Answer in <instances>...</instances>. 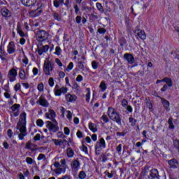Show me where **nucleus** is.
<instances>
[{
    "label": "nucleus",
    "mask_w": 179,
    "mask_h": 179,
    "mask_svg": "<svg viewBox=\"0 0 179 179\" xmlns=\"http://www.w3.org/2000/svg\"><path fill=\"white\" fill-rule=\"evenodd\" d=\"M27 113L26 112H22L20 115V120L17 123V129L20 132H27Z\"/></svg>",
    "instance_id": "f257e3e1"
},
{
    "label": "nucleus",
    "mask_w": 179,
    "mask_h": 179,
    "mask_svg": "<svg viewBox=\"0 0 179 179\" xmlns=\"http://www.w3.org/2000/svg\"><path fill=\"white\" fill-rule=\"evenodd\" d=\"M108 115L109 118H110L112 121H114L115 122H116L117 125H122V119L121 118V115H120V113L115 110V108L113 107H108Z\"/></svg>",
    "instance_id": "f03ea898"
},
{
    "label": "nucleus",
    "mask_w": 179,
    "mask_h": 179,
    "mask_svg": "<svg viewBox=\"0 0 179 179\" xmlns=\"http://www.w3.org/2000/svg\"><path fill=\"white\" fill-rule=\"evenodd\" d=\"M106 146L107 144L106 143V140L103 138H101L99 141H96L94 145L96 156H99L100 153H101V150H103V149H106Z\"/></svg>",
    "instance_id": "7ed1b4c3"
},
{
    "label": "nucleus",
    "mask_w": 179,
    "mask_h": 179,
    "mask_svg": "<svg viewBox=\"0 0 179 179\" xmlns=\"http://www.w3.org/2000/svg\"><path fill=\"white\" fill-rule=\"evenodd\" d=\"M54 70V64L51 62H45L43 71L45 76H51V72Z\"/></svg>",
    "instance_id": "20e7f679"
},
{
    "label": "nucleus",
    "mask_w": 179,
    "mask_h": 179,
    "mask_svg": "<svg viewBox=\"0 0 179 179\" xmlns=\"http://www.w3.org/2000/svg\"><path fill=\"white\" fill-rule=\"evenodd\" d=\"M50 34L45 30H39L36 33V40L40 41V43H43V41H46L48 40Z\"/></svg>",
    "instance_id": "39448f33"
},
{
    "label": "nucleus",
    "mask_w": 179,
    "mask_h": 179,
    "mask_svg": "<svg viewBox=\"0 0 179 179\" xmlns=\"http://www.w3.org/2000/svg\"><path fill=\"white\" fill-rule=\"evenodd\" d=\"M45 124L46 128H48L50 132L55 134L58 131H59V127H58V122L52 123V122L48 120L45 122Z\"/></svg>",
    "instance_id": "423d86ee"
},
{
    "label": "nucleus",
    "mask_w": 179,
    "mask_h": 179,
    "mask_svg": "<svg viewBox=\"0 0 179 179\" xmlns=\"http://www.w3.org/2000/svg\"><path fill=\"white\" fill-rule=\"evenodd\" d=\"M45 118L47 120H50L52 122H56L57 123V113H55V110L53 109L50 108L48 110V113H45Z\"/></svg>",
    "instance_id": "0eeeda50"
},
{
    "label": "nucleus",
    "mask_w": 179,
    "mask_h": 179,
    "mask_svg": "<svg viewBox=\"0 0 179 179\" xmlns=\"http://www.w3.org/2000/svg\"><path fill=\"white\" fill-rule=\"evenodd\" d=\"M17 76V70L15 68L11 69L7 75V78L9 80V82H15L16 80V77Z\"/></svg>",
    "instance_id": "6e6552de"
},
{
    "label": "nucleus",
    "mask_w": 179,
    "mask_h": 179,
    "mask_svg": "<svg viewBox=\"0 0 179 179\" xmlns=\"http://www.w3.org/2000/svg\"><path fill=\"white\" fill-rule=\"evenodd\" d=\"M148 179H160L159 176V171L157 169H152L150 171Z\"/></svg>",
    "instance_id": "1a4fd4ad"
},
{
    "label": "nucleus",
    "mask_w": 179,
    "mask_h": 179,
    "mask_svg": "<svg viewBox=\"0 0 179 179\" xmlns=\"http://www.w3.org/2000/svg\"><path fill=\"white\" fill-rule=\"evenodd\" d=\"M71 167L73 171H79V169H80V162H79V159H76L71 162Z\"/></svg>",
    "instance_id": "9d476101"
},
{
    "label": "nucleus",
    "mask_w": 179,
    "mask_h": 179,
    "mask_svg": "<svg viewBox=\"0 0 179 179\" xmlns=\"http://www.w3.org/2000/svg\"><path fill=\"white\" fill-rule=\"evenodd\" d=\"M162 82H164V83H166V85H168V87H171L173 86V80H171V78L164 77L162 80H157L156 83L157 85H159V83H162Z\"/></svg>",
    "instance_id": "9b49d317"
},
{
    "label": "nucleus",
    "mask_w": 179,
    "mask_h": 179,
    "mask_svg": "<svg viewBox=\"0 0 179 179\" xmlns=\"http://www.w3.org/2000/svg\"><path fill=\"white\" fill-rule=\"evenodd\" d=\"M55 96H59L62 94L68 93V88L65 87H62L59 89H54Z\"/></svg>",
    "instance_id": "f8f14e48"
},
{
    "label": "nucleus",
    "mask_w": 179,
    "mask_h": 179,
    "mask_svg": "<svg viewBox=\"0 0 179 179\" xmlns=\"http://www.w3.org/2000/svg\"><path fill=\"white\" fill-rule=\"evenodd\" d=\"M21 3L24 5V6H27L28 8H31V6H34L36 3H37V0H20Z\"/></svg>",
    "instance_id": "ddd939ff"
},
{
    "label": "nucleus",
    "mask_w": 179,
    "mask_h": 179,
    "mask_svg": "<svg viewBox=\"0 0 179 179\" xmlns=\"http://www.w3.org/2000/svg\"><path fill=\"white\" fill-rule=\"evenodd\" d=\"M16 51V45H15V42L10 41L8 43V45L7 47V52L8 54L12 55L14 54V52Z\"/></svg>",
    "instance_id": "4468645a"
},
{
    "label": "nucleus",
    "mask_w": 179,
    "mask_h": 179,
    "mask_svg": "<svg viewBox=\"0 0 179 179\" xmlns=\"http://www.w3.org/2000/svg\"><path fill=\"white\" fill-rule=\"evenodd\" d=\"M43 13V10L41 8H38L36 10H31L29 12V16L31 17H37L41 15Z\"/></svg>",
    "instance_id": "2eb2a0df"
},
{
    "label": "nucleus",
    "mask_w": 179,
    "mask_h": 179,
    "mask_svg": "<svg viewBox=\"0 0 179 179\" xmlns=\"http://www.w3.org/2000/svg\"><path fill=\"white\" fill-rule=\"evenodd\" d=\"M123 58L129 62V64H134L135 62V57H134V55L131 53H125L123 55Z\"/></svg>",
    "instance_id": "dca6fc26"
},
{
    "label": "nucleus",
    "mask_w": 179,
    "mask_h": 179,
    "mask_svg": "<svg viewBox=\"0 0 179 179\" xmlns=\"http://www.w3.org/2000/svg\"><path fill=\"white\" fill-rule=\"evenodd\" d=\"M1 13L3 17H5V19H8L12 16L10 11L6 8H1Z\"/></svg>",
    "instance_id": "f3484780"
},
{
    "label": "nucleus",
    "mask_w": 179,
    "mask_h": 179,
    "mask_svg": "<svg viewBox=\"0 0 179 179\" xmlns=\"http://www.w3.org/2000/svg\"><path fill=\"white\" fill-rule=\"evenodd\" d=\"M20 107V105L17 104V103H15L14 105H13L10 108V110H12L13 112H15L13 113L14 117H19V108Z\"/></svg>",
    "instance_id": "a211bd4d"
},
{
    "label": "nucleus",
    "mask_w": 179,
    "mask_h": 179,
    "mask_svg": "<svg viewBox=\"0 0 179 179\" xmlns=\"http://www.w3.org/2000/svg\"><path fill=\"white\" fill-rule=\"evenodd\" d=\"M168 164L171 169H177L178 167V161L176 158H173L168 161Z\"/></svg>",
    "instance_id": "6ab92c4d"
},
{
    "label": "nucleus",
    "mask_w": 179,
    "mask_h": 179,
    "mask_svg": "<svg viewBox=\"0 0 179 179\" xmlns=\"http://www.w3.org/2000/svg\"><path fill=\"white\" fill-rule=\"evenodd\" d=\"M77 99L78 96L75 94H67L66 95V100L69 103H73V101H76Z\"/></svg>",
    "instance_id": "aec40b11"
},
{
    "label": "nucleus",
    "mask_w": 179,
    "mask_h": 179,
    "mask_svg": "<svg viewBox=\"0 0 179 179\" xmlns=\"http://www.w3.org/2000/svg\"><path fill=\"white\" fill-rule=\"evenodd\" d=\"M20 72L18 73L20 79L21 80H26L27 79V76H26V71L22 68H20Z\"/></svg>",
    "instance_id": "412c9836"
},
{
    "label": "nucleus",
    "mask_w": 179,
    "mask_h": 179,
    "mask_svg": "<svg viewBox=\"0 0 179 179\" xmlns=\"http://www.w3.org/2000/svg\"><path fill=\"white\" fill-rule=\"evenodd\" d=\"M161 100L165 110L169 111L170 110V101H169L167 99H165L164 98H161Z\"/></svg>",
    "instance_id": "4be33fe9"
},
{
    "label": "nucleus",
    "mask_w": 179,
    "mask_h": 179,
    "mask_svg": "<svg viewBox=\"0 0 179 179\" xmlns=\"http://www.w3.org/2000/svg\"><path fill=\"white\" fill-rule=\"evenodd\" d=\"M17 33L22 38L26 37V34L22 30V25H20V23L17 24Z\"/></svg>",
    "instance_id": "5701e85b"
},
{
    "label": "nucleus",
    "mask_w": 179,
    "mask_h": 179,
    "mask_svg": "<svg viewBox=\"0 0 179 179\" xmlns=\"http://www.w3.org/2000/svg\"><path fill=\"white\" fill-rule=\"evenodd\" d=\"M146 40V33L143 30H141L138 34H137V39L139 40Z\"/></svg>",
    "instance_id": "b1692460"
},
{
    "label": "nucleus",
    "mask_w": 179,
    "mask_h": 179,
    "mask_svg": "<svg viewBox=\"0 0 179 179\" xmlns=\"http://www.w3.org/2000/svg\"><path fill=\"white\" fill-rule=\"evenodd\" d=\"M145 103L148 110H150V111H153V103H152V101H150V98H145Z\"/></svg>",
    "instance_id": "393cba45"
},
{
    "label": "nucleus",
    "mask_w": 179,
    "mask_h": 179,
    "mask_svg": "<svg viewBox=\"0 0 179 179\" xmlns=\"http://www.w3.org/2000/svg\"><path fill=\"white\" fill-rule=\"evenodd\" d=\"M66 155L67 157H69V159H72V157L75 156V152L73 151V150H72V148H68L66 150Z\"/></svg>",
    "instance_id": "a878e982"
},
{
    "label": "nucleus",
    "mask_w": 179,
    "mask_h": 179,
    "mask_svg": "<svg viewBox=\"0 0 179 179\" xmlns=\"http://www.w3.org/2000/svg\"><path fill=\"white\" fill-rule=\"evenodd\" d=\"M38 103L42 107H48V101L45 99L39 98Z\"/></svg>",
    "instance_id": "bb28decb"
},
{
    "label": "nucleus",
    "mask_w": 179,
    "mask_h": 179,
    "mask_svg": "<svg viewBox=\"0 0 179 179\" xmlns=\"http://www.w3.org/2000/svg\"><path fill=\"white\" fill-rule=\"evenodd\" d=\"M87 94L85 95V101L87 103H90V96L92 94V91H90V88H87Z\"/></svg>",
    "instance_id": "cd10ccee"
},
{
    "label": "nucleus",
    "mask_w": 179,
    "mask_h": 179,
    "mask_svg": "<svg viewBox=\"0 0 179 179\" xmlns=\"http://www.w3.org/2000/svg\"><path fill=\"white\" fill-rule=\"evenodd\" d=\"M99 89L101 90V92H104L105 90H107V84H106L105 80H102L99 85Z\"/></svg>",
    "instance_id": "c85d7f7f"
},
{
    "label": "nucleus",
    "mask_w": 179,
    "mask_h": 179,
    "mask_svg": "<svg viewBox=\"0 0 179 179\" xmlns=\"http://www.w3.org/2000/svg\"><path fill=\"white\" fill-rule=\"evenodd\" d=\"M88 127L89 129H90L94 134H96V132H97V128H94V124L93 122H90Z\"/></svg>",
    "instance_id": "c756f323"
},
{
    "label": "nucleus",
    "mask_w": 179,
    "mask_h": 179,
    "mask_svg": "<svg viewBox=\"0 0 179 179\" xmlns=\"http://www.w3.org/2000/svg\"><path fill=\"white\" fill-rule=\"evenodd\" d=\"M101 121L103 122H101L102 124H107L108 122H110V119L106 115H102L101 117Z\"/></svg>",
    "instance_id": "7c9ffc66"
},
{
    "label": "nucleus",
    "mask_w": 179,
    "mask_h": 179,
    "mask_svg": "<svg viewBox=\"0 0 179 179\" xmlns=\"http://www.w3.org/2000/svg\"><path fill=\"white\" fill-rule=\"evenodd\" d=\"M168 124L169 125V129H174L176 128V126H174V124L173 123V117L169 118Z\"/></svg>",
    "instance_id": "2f4dec72"
},
{
    "label": "nucleus",
    "mask_w": 179,
    "mask_h": 179,
    "mask_svg": "<svg viewBox=\"0 0 179 179\" xmlns=\"http://www.w3.org/2000/svg\"><path fill=\"white\" fill-rule=\"evenodd\" d=\"M52 17L53 19H55V20H57V22H61V20H62V18L60 17L58 13H54L52 14Z\"/></svg>",
    "instance_id": "473e14b6"
},
{
    "label": "nucleus",
    "mask_w": 179,
    "mask_h": 179,
    "mask_svg": "<svg viewBox=\"0 0 179 179\" xmlns=\"http://www.w3.org/2000/svg\"><path fill=\"white\" fill-rule=\"evenodd\" d=\"M129 122L131 124V127H135V125H136V122H138V120H136V119H134L132 117H129Z\"/></svg>",
    "instance_id": "72a5a7b5"
},
{
    "label": "nucleus",
    "mask_w": 179,
    "mask_h": 179,
    "mask_svg": "<svg viewBox=\"0 0 179 179\" xmlns=\"http://www.w3.org/2000/svg\"><path fill=\"white\" fill-rule=\"evenodd\" d=\"M24 136H27V131L20 132L18 134V138L20 139V141H23L24 139Z\"/></svg>",
    "instance_id": "f704fd0d"
},
{
    "label": "nucleus",
    "mask_w": 179,
    "mask_h": 179,
    "mask_svg": "<svg viewBox=\"0 0 179 179\" xmlns=\"http://www.w3.org/2000/svg\"><path fill=\"white\" fill-rule=\"evenodd\" d=\"M119 43L120 47H124V45H125V44H127V39H125V38H121L119 40Z\"/></svg>",
    "instance_id": "c9c22d12"
},
{
    "label": "nucleus",
    "mask_w": 179,
    "mask_h": 179,
    "mask_svg": "<svg viewBox=\"0 0 179 179\" xmlns=\"http://www.w3.org/2000/svg\"><path fill=\"white\" fill-rule=\"evenodd\" d=\"M78 178L79 179H85L86 178V173L84 171H80L78 174Z\"/></svg>",
    "instance_id": "e433bc0d"
},
{
    "label": "nucleus",
    "mask_w": 179,
    "mask_h": 179,
    "mask_svg": "<svg viewBox=\"0 0 179 179\" xmlns=\"http://www.w3.org/2000/svg\"><path fill=\"white\" fill-rule=\"evenodd\" d=\"M73 8L75 10L76 15H80V8H79V6H78V4H75L73 6Z\"/></svg>",
    "instance_id": "4c0bfd02"
},
{
    "label": "nucleus",
    "mask_w": 179,
    "mask_h": 179,
    "mask_svg": "<svg viewBox=\"0 0 179 179\" xmlns=\"http://www.w3.org/2000/svg\"><path fill=\"white\" fill-rule=\"evenodd\" d=\"M100 159H101L102 163H106V162L108 160V158L107 157V155H106V154H102L100 157Z\"/></svg>",
    "instance_id": "58836bf2"
},
{
    "label": "nucleus",
    "mask_w": 179,
    "mask_h": 179,
    "mask_svg": "<svg viewBox=\"0 0 179 179\" xmlns=\"http://www.w3.org/2000/svg\"><path fill=\"white\" fill-rule=\"evenodd\" d=\"M36 125L37 127H40V128L43 127V125H44V121L41 119H38L36 120Z\"/></svg>",
    "instance_id": "ea45409f"
},
{
    "label": "nucleus",
    "mask_w": 179,
    "mask_h": 179,
    "mask_svg": "<svg viewBox=\"0 0 179 179\" xmlns=\"http://www.w3.org/2000/svg\"><path fill=\"white\" fill-rule=\"evenodd\" d=\"M52 142H54L55 145L56 146H61L62 145L63 142L62 141L57 140V139H52Z\"/></svg>",
    "instance_id": "a19ab883"
},
{
    "label": "nucleus",
    "mask_w": 179,
    "mask_h": 179,
    "mask_svg": "<svg viewBox=\"0 0 179 179\" xmlns=\"http://www.w3.org/2000/svg\"><path fill=\"white\" fill-rule=\"evenodd\" d=\"M62 50L61 48L59 46H57L55 48V55H61V52H62Z\"/></svg>",
    "instance_id": "79ce46f5"
},
{
    "label": "nucleus",
    "mask_w": 179,
    "mask_h": 179,
    "mask_svg": "<svg viewBox=\"0 0 179 179\" xmlns=\"http://www.w3.org/2000/svg\"><path fill=\"white\" fill-rule=\"evenodd\" d=\"M73 69V62H70L69 65L67 66V68L66 69V71L67 72H69L70 71H72Z\"/></svg>",
    "instance_id": "37998d69"
},
{
    "label": "nucleus",
    "mask_w": 179,
    "mask_h": 179,
    "mask_svg": "<svg viewBox=\"0 0 179 179\" xmlns=\"http://www.w3.org/2000/svg\"><path fill=\"white\" fill-rule=\"evenodd\" d=\"M37 89L38 92H43L44 91V84L43 83H41L38 85Z\"/></svg>",
    "instance_id": "c03bdc74"
},
{
    "label": "nucleus",
    "mask_w": 179,
    "mask_h": 179,
    "mask_svg": "<svg viewBox=\"0 0 179 179\" xmlns=\"http://www.w3.org/2000/svg\"><path fill=\"white\" fill-rule=\"evenodd\" d=\"M81 150L82 152H84L85 155H89V150L87 149V147L86 145H83Z\"/></svg>",
    "instance_id": "a18cd8bd"
},
{
    "label": "nucleus",
    "mask_w": 179,
    "mask_h": 179,
    "mask_svg": "<svg viewBox=\"0 0 179 179\" xmlns=\"http://www.w3.org/2000/svg\"><path fill=\"white\" fill-rule=\"evenodd\" d=\"M98 33H99V34H106L107 29H106V28H99L98 29Z\"/></svg>",
    "instance_id": "49530a36"
},
{
    "label": "nucleus",
    "mask_w": 179,
    "mask_h": 179,
    "mask_svg": "<svg viewBox=\"0 0 179 179\" xmlns=\"http://www.w3.org/2000/svg\"><path fill=\"white\" fill-rule=\"evenodd\" d=\"M122 106L124 108H127V107L128 106V100H127L126 99H122Z\"/></svg>",
    "instance_id": "de8ad7c7"
},
{
    "label": "nucleus",
    "mask_w": 179,
    "mask_h": 179,
    "mask_svg": "<svg viewBox=\"0 0 179 179\" xmlns=\"http://www.w3.org/2000/svg\"><path fill=\"white\" fill-rule=\"evenodd\" d=\"M48 83H49V86H50V87H54V85H55V83L54 82V78H50Z\"/></svg>",
    "instance_id": "09e8293b"
},
{
    "label": "nucleus",
    "mask_w": 179,
    "mask_h": 179,
    "mask_svg": "<svg viewBox=\"0 0 179 179\" xmlns=\"http://www.w3.org/2000/svg\"><path fill=\"white\" fill-rule=\"evenodd\" d=\"M92 66L93 69H97V68H99V63L96 61H92Z\"/></svg>",
    "instance_id": "8fccbe9b"
},
{
    "label": "nucleus",
    "mask_w": 179,
    "mask_h": 179,
    "mask_svg": "<svg viewBox=\"0 0 179 179\" xmlns=\"http://www.w3.org/2000/svg\"><path fill=\"white\" fill-rule=\"evenodd\" d=\"M76 136L78 139H82V138H83V133L82 132V131L78 130L76 133Z\"/></svg>",
    "instance_id": "3c124183"
},
{
    "label": "nucleus",
    "mask_w": 179,
    "mask_h": 179,
    "mask_svg": "<svg viewBox=\"0 0 179 179\" xmlns=\"http://www.w3.org/2000/svg\"><path fill=\"white\" fill-rule=\"evenodd\" d=\"M45 159V155L44 154H39V155L37 157V160L40 162L41 160H44Z\"/></svg>",
    "instance_id": "603ef678"
},
{
    "label": "nucleus",
    "mask_w": 179,
    "mask_h": 179,
    "mask_svg": "<svg viewBox=\"0 0 179 179\" xmlns=\"http://www.w3.org/2000/svg\"><path fill=\"white\" fill-rule=\"evenodd\" d=\"M40 139H41V135L40 134H36L34 137V141H35V142H38Z\"/></svg>",
    "instance_id": "864d4df0"
},
{
    "label": "nucleus",
    "mask_w": 179,
    "mask_h": 179,
    "mask_svg": "<svg viewBox=\"0 0 179 179\" xmlns=\"http://www.w3.org/2000/svg\"><path fill=\"white\" fill-rule=\"evenodd\" d=\"M96 8L98 9V10H99L100 12H103V6L101 5V3H96Z\"/></svg>",
    "instance_id": "5fc2aeb1"
},
{
    "label": "nucleus",
    "mask_w": 179,
    "mask_h": 179,
    "mask_svg": "<svg viewBox=\"0 0 179 179\" xmlns=\"http://www.w3.org/2000/svg\"><path fill=\"white\" fill-rule=\"evenodd\" d=\"M60 5H61V4H60L59 1H58V0H54V1H53V6H54L55 8H58Z\"/></svg>",
    "instance_id": "6e6d98bb"
},
{
    "label": "nucleus",
    "mask_w": 179,
    "mask_h": 179,
    "mask_svg": "<svg viewBox=\"0 0 179 179\" xmlns=\"http://www.w3.org/2000/svg\"><path fill=\"white\" fill-rule=\"evenodd\" d=\"M66 117L69 121H71L72 120L73 115H72V112H71V110H67Z\"/></svg>",
    "instance_id": "4d7b16f0"
},
{
    "label": "nucleus",
    "mask_w": 179,
    "mask_h": 179,
    "mask_svg": "<svg viewBox=\"0 0 179 179\" xmlns=\"http://www.w3.org/2000/svg\"><path fill=\"white\" fill-rule=\"evenodd\" d=\"M34 161L33 160V158L31 157H27L26 158V162L27 164H31Z\"/></svg>",
    "instance_id": "13d9d810"
},
{
    "label": "nucleus",
    "mask_w": 179,
    "mask_h": 179,
    "mask_svg": "<svg viewBox=\"0 0 179 179\" xmlns=\"http://www.w3.org/2000/svg\"><path fill=\"white\" fill-rule=\"evenodd\" d=\"M122 144H119L117 147H116V152L120 153V152H122Z\"/></svg>",
    "instance_id": "bf43d9fd"
},
{
    "label": "nucleus",
    "mask_w": 179,
    "mask_h": 179,
    "mask_svg": "<svg viewBox=\"0 0 179 179\" xmlns=\"http://www.w3.org/2000/svg\"><path fill=\"white\" fill-rule=\"evenodd\" d=\"M42 50L43 51V52H48V50H50V45H45L42 48Z\"/></svg>",
    "instance_id": "052dcab7"
},
{
    "label": "nucleus",
    "mask_w": 179,
    "mask_h": 179,
    "mask_svg": "<svg viewBox=\"0 0 179 179\" xmlns=\"http://www.w3.org/2000/svg\"><path fill=\"white\" fill-rule=\"evenodd\" d=\"M127 107V110L128 111L127 114L129 113H132L134 111V108H132L130 105H128Z\"/></svg>",
    "instance_id": "680f3d73"
},
{
    "label": "nucleus",
    "mask_w": 179,
    "mask_h": 179,
    "mask_svg": "<svg viewBox=\"0 0 179 179\" xmlns=\"http://www.w3.org/2000/svg\"><path fill=\"white\" fill-rule=\"evenodd\" d=\"M3 90H5V92H10V90H9V83H8L7 84L3 85Z\"/></svg>",
    "instance_id": "e2e57ef3"
},
{
    "label": "nucleus",
    "mask_w": 179,
    "mask_h": 179,
    "mask_svg": "<svg viewBox=\"0 0 179 179\" xmlns=\"http://www.w3.org/2000/svg\"><path fill=\"white\" fill-rule=\"evenodd\" d=\"M20 84L17 83L15 86H14V90L15 92H19V90H20Z\"/></svg>",
    "instance_id": "0e129e2a"
},
{
    "label": "nucleus",
    "mask_w": 179,
    "mask_h": 179,
    "mask_svg": "<svg viewBox=\"0 0 179 179\" xmlns=\"http://www.w3.org/2000/svg\"><path fill=\"white\" fill-rule=\"evenodd\" d=\"M76 82H82L83 80V76L82 75H78L76 78Z\"/></svg>",
    "instance_id": "69168bd1"
},
{
    "label": "nucleus",
    "mask_w": 179,
    "mask_h": 179,
    "mask_svg": "<svg viewBox=\"0 0 179 179\" xmlns=\"http://www.w3.org/2000/svg\"><path fill=\"white\" fill-rule=\"evenodd\" d=\"M64 131L65 135L68 136L69 135V134H71V130L68 127H64Z\"/></svg>",
    "instance_id": "338daca9"
},
{
    "label": "nucleus",
    "mask_w": 179,
    "mask_h": 179,
    "mask_svg": "<svg viewBox=\"0 0 179 179\" xmlns=\"http://www.w3.org/2000/svg\"><path fill=\"white\" fill-rule=\"evenodd\" d=\"M58 179H72V177H71L69 175H65L62 178H59Z\"/></svg>",
    "instance_id": "774afa93"
}]
</instances>
